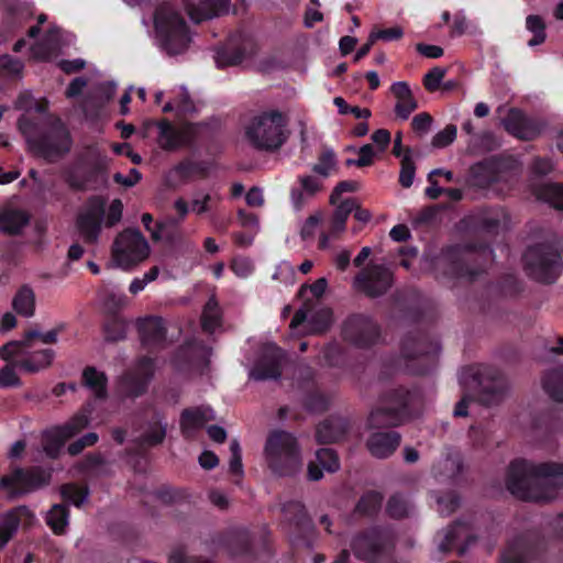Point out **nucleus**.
<instances>
[{"label": "nucleus", "instance_id": "49", "mask_svg": "<svg viewBox=\"0 0 563 563\" xmlns=\"http://www.w3.org/2000/svg\"><path fill=\"white\" fill-rule=\"evenodd\" d=\"M59 495L63 504L74 505L80 508L90 495V489L87 485H78L76 483H66L59 487Z\"/></svg>", "mask_w": 563, "mask_h": 563}, {"label": "nucleus", "instance_id": "59", "mask_svg": "<svg viewBox=\"0 0 563 563\" xmlns=\"http://www.w3.org/2000/svg\"><path fill=\"white\" fill-rule=\"evenodd\" d=\"M410 153V147H406V154L402 156L400 163L399 184L404 188L411 187L416 174V165Z\"/></svg>", "mask_w": 563, "mask_h": 563}, {"label": "nucleus", "instance_id": "29", "mask_svg": "<svg viewBox=\"0 0 563 563\" xmlns=\"http://www.w3.org/2000/svg\"><path fill=\"white\" fill-rule=\"evenodd\" d=\"M214 419L213 410L206 406L185 408L180 412L179 428L185 440L194 441L198 432Z\"/></svg>", "mask_w": 563, "mask_h": 563}, {"label": "nucleus", "instance_id": "10", "mask_svg": "<svg viewBox=\"0 0 563 563\" xmlns=\"http://www.w3.org/2000/svg\"><path fill=\"white\" fill-rule=\"evenodd\" d=\"M220 543L238 563H255L260 560V551L271 555V547L266 536L256 537L246 529H232L220 537Z\"/></svg>", "mask_w": 563, "mask_h": 563}, {"label": "nucleus", "instance_id": "48", "mask_svg": "<svg viewBox=\"0 0 563 563\" xmlns=\"http://www.w3.org/2000/svg\"><path fill=\"white\" fill-rule=\"evenodd\" d=\"M222 313L219 303L214 297L208 299L201 313V328L203 332L212 334L217 328L221 327Z\"/></svg>", "mask_w": 563, "mask_h": 563}, {"label": "nucleus", "instance_id": "39", "mask_svg": "<svg viewBox=\"0 0 563 563\" xmlns=\"http://www.w3.org/2000/svg\"><path fill=\"white\" fill-rule=\"evenodd\" d=\"M26 506H19L8 511L0 522V548H3L16 532L22 518H33Z\"/></svg>", "mask_w": 563, "mask_h": 563}, {"label": "nucleus", "instance_id": "52", "mask_svg": "<svg viewBox=\"0 0 563 563\" xmlns=\"http://www.w3.org/2000/svg\"><path fill=\"white\" fill-rule=\"evenodd\" d=\"M537 197L551 207L563 210V185L545 184L538 189Z\"/></svg>", "mask_w": 563, "mask_h": 563}, {"label": "nucleus", "instance_id": "36", "mask_svg": "<svg viewBox=\"0 0 563 563\" xmlns=\"http://www.w3.org/2000/svg\"><path fill=\"white\" fill-rule=\"evenodd\" d=\"M92 412V404L86 402L68 421L56 426L55 428L62 433V441H67L86 429L90 423Z\"/></svg>", "mask_w": 563, "mask_h": 563}, {"label": "nucleus", "instance_id": "62", "mask_svg": "<svg viewBox=\"0 0 563 563\" xmlns=\"http://www.w3.org/2000/svg\"><path fill=\"white\" fill-rule=\"evenodd\" d=\"M334 166L335 154L332 150H327L319 155L318 163L312 166V170L322 177H329Z\"/></svg>", "mask_w": 563, "mask_h": 563}, {"label": "nucleus", "instance_id": "51", "mask_svg": "<svg viewBox=\"0 0 563 563\" xmlns=\"http://www.w3.org/2000/svg\"><path fill=\"white\" fill-rule=\"evenodd\" d=\"M356 207L354 198H347L341 201L332 216L331 231L332 233L342 232L345 230L346 220Z\"/></svg>", "mask_w": 563, "mask_h": 563}, {"label": "nucleus", "instance_id": "16", "mask_svg": "<svg viewBox=\"0 0 563 563\" xmlns=\"http://www.w3.org/2000/svg\"><path fill=\"white\" fill-rule=\"evenodd\" d=\"M478 401L485 406L498 404L506 393L507 384L503 373L490 365L478 364L468 369Z\"/></svg>", "mask_w": 563, "mask_h": 563}, {"label": "nucleus", "instance_id": "2", "mask_svg": "<svg viewBox=\"0 0 563 563\" xmlns=\"http://www.w3.org/2000/svg\"><path fill=\"white\" fill-rule=\"evenodd\" d=\"M422 407V395L417 388L399 386L384 391L378 405L367 417L369 429L396 428L415 418Z\"/></svg>", "mask_w": 563, "mask_h": 563}, {"label": "nucleus", "instance_id": "28", "mask_svg": "<svg viewBox=\"0 0 563 563\" xmlns=\"http://www.w3.org/2000/svg\"><path fill=\"white\" fill-rule=\"evenodd\" d=\"M284 351L275 344H268L263 350L251 371L255 380L278 379L282 376Z\"/></svg>", "mask_w": 563, "mask_h": 563}, {"label": "nucleus", "instance_id": "5", "mask_svg": "<svg viewBox=\"0 0 563 563\" xmlns=\"http://www.w3.org/2000/svg\"><path fill=\"white\" fill-rule=\"evenodd\" d=\"M439 353V341L426 330L409 331L401 340L400 354L409 374L431 373L437 366Z\"/></svg>", "mask_w": 563, "mask_h": 563}, {"label": "nucleus", "instance_id": "57", "mask_svg": "<svg viewBox=\"0 0 563 563\" xmlns=\"http://www.w3.org/2000/svg\"><path fill=\"white\" fill-rule=\"evenodd\" d=\"M322 356L325 364L330 367L342 368L346 364V355L344 347L333 341L328 343L322 350Z\"/></svg>", "mask_w": 563, "mask_h": 563}, {"label": "nucleus", "instance_id": "27", "mask_svg": "<svg viewBox=\"0 0 563 563\" xmlns=\"http://www.w3.org/2000/svg\"><path fill=\"white\" fill-rule=\"evenodd\" d=\"M356 286L368 297L377 298L388 291L393 285V274L384 266L376 265L363 271L355 277Z\"/></svg>", "mask_w": 563, "mask_h": 563}, {"label": "nucleus", "instance_id": "30", "mask_svg": "<svg viewBox=\"0 0 563 563\" xmlns=\"http://www.w3.org/2000/svg\"><path fill=\"white\" fill-rule=\"evenodd\" d=\"M475 541L476 537L470 533L468 527L464 522L456 520L443 532V538L439 543V551L448 553L456 550L457 555L462 556Z\"/></svg>", "mask_w": 563, "mask_h": 563}, {"label": "nucleus", "instance_id": "40", "mask_svg": "<svg viewBox=\"0 0 563 563\" xmlns=\"http://www.w3.org/2000/svg\"><path fill=\"white\" fill-rule=\"evenodd\" d=\"M55 358V351L52 349H43L27 354L26 356L14 362V366L29 374L38 373L49 367Z\"/></svg>", "mask_w": 563, "mask_h": 563}, {"label": "nucleus", "instance_id": "45", "mask_svg": "<svg viewBox=\"0 0 563 563\" xmlns=\"http://www.w3.org/2000/svg\"><path fill=\"white\" fill-rule=\"evenodd\" d=\"M542 387L555 402H563V366L548 371L542 377Z\"/></svg>", "mask_w": 563, "mask_h": 563}, {"label": "nucleus", "instance_id": "12", "mask_svg": "<svg viewBox=\"0 0 563 563\" xmlns=\"http://www.w3.org/2000/svg\"><path fill=\"white\" fill-rule=\"evenodd\" d=\"M518 167V161L511 155H493L471 166L470 183L474 187L486 189L506 181Z\"/></svg>", "mask_w": 563, "mask_h": 563}, {"label": "nucleus", "instance_id": "17", "mask_svg": "<svg viewBox=\"0 0 563 563\" xmlns=\"http://www.w3.org/2000/svg\"><path fill=\"white\" fill-rule=\"evenodd\" d=\"M148 255V242L137 229H125L114 240L112 256L118 265L124 269L136 266Z\"/></svg>", "mask_w": 563, "mask_h": 563}, {"label": "nucleus", "instance_id": "21", "mask_svg": "<svg viewBox=\"0 0 563 563\" xmlns=\"http://www.w3.org/2000/svg\"><path fill=\"white\" fill-rule=\"evenodd\" d=\"M156 125L158 129V145L166 152H175L181 147H191L196 142L197 131L191 123L177 128L168 119H162Z\"/></svg>", "mask_w": 563, "mask_h": 563}, {"label": "nucleus", "instance_id": "58", "mask_svg": "<svg viewBox=\"0 0 563 563\" xmlns=\"http://www.w3.org/2000/svg\"><path fill=\"white\" fill-rule=\"evenodd\" d=\"M435 175H445V180L449 183L453 181L454 179V175L451 170H445L443 168H435L431 170L428 174V181L430 186L424 190V195L431 200H437L441 195L444 194V188L439 187L438 181L434 179Z\"/></svg>", "mask_w": 563, "mask_h": 563}, {"label": "nucleus", "instance_id": "1", "mask_svg": "<svg viewBox=\"0 0 563 563\" xmlns=\"http://www.w3.org/2000/svg\"><path fill=\"white\" fill-rule=\"evenodd\" d=\"M506 486L511 495L525 501H550L563 488V462L534 463L523 457L510 462Z\"/></svg>", "mask_w": 563, "mask_h": 563}, {"label": "nucleus", "instance_id": "9", "mask_svg": "<svg viewBox=\"0 0 563 563\" xmlns=\"http://www.w3.org/2000/svg\"><path fill=\"white\" fill-rule=\"evenodd\" d=\"M154 27L163 48L169 55L181 54L188 48L189 27L179 12L161 5L154 13Z\"/></svg>", "mask_w": 563, "mask_h": 563}, {"label": "nucleus", "instance_id": "8", "mask_svg": "<svg viewBox=\"0 0 563 563\" xmlns=\"http://www.w3.org/2000/svg\"><path fill=\"white\" fill-rule=\"evenodd\" d=\"M264 454L268 468L277 476L291 477L301 468L297 439L287 431H271L265 442Z\"/></svg>", "mask_w": 563, "mask_h": 563}, {"label": "nucleus", "instance_id": "31", "mask_svg": "<svg viewBox=\"0 0 563 563\" xmlns=\"http://www.w3.org/2000/svg\"><path fill=\"white\" fill-rule=\"evenodd\" d=\"M401 440L402 437L398 431H375L367 437L365 448L373 457L386 460L397 451Z\"/></svg>", "mask_w": 563, "mask_h": 563}, {"label": "nucleus", "instance_id": "46", "mask_svg": "<svg viewBox=\"0 0 563 563\" xmlns=\"http://www.w3.org/2000/svg\"><path fill=\"white\" fill-rule=\"evenodd\" d=\"M383 500L384 496L382 493L377 490H367L356 503L354 514L373 518L379 512Z\"/></svg>", "mask_w": 563, "mask_h": 563}, {"label": "nucleus", "instance_id": "44", "mask_svg": "<svg viewBox=\"0 0 563 563\" xmlns=\"http://www.w3.org/2000/svg\"><path fill=\"white\" fill-rule=\"evenodd\" d=\"M70 510L66 504H54L45 516V522L56 536H64L69 526Z\"/></svg>", "mask_w": 563, "mask_h": 563}, {"label": "nucleus", "instance_id": "18", "mask_svg": "<svg viewBox=\"0 0 563 563\" xmlns=\"http://www.w3.org/2000/svg\"><path fill=\"white\" fill-rule=\"evenodd\" d=\"M545 550V541L539 533L525 532L508 542L499 563H539L543 561Z\"/></svg>", "mask_w": 563, "mask_h": 563}, {"label": "nucleus", "instance_id": "20", "mask_svg": "<svg viewBox=\"0 0 563 563\" xmlns=\"http://www.w3.org/2000/svg\"><path fill=\"white\" fill-rule=\"evenodd\" d=\"M106 214V201L102 197L92 196L86 209L76 218V228L86 244H96L99 240Z\"/></svg>", "mask_w": 563, "mask_h": 563}, {"label": "nucleus", "instance_id": "24", "mask_svg": "<svg viewBox=\"0 0 563 563\" xmlns=\"http://www.w3.org/2000/svg\"><path fill=\"white\" fill-rule=\"evenodd\" d=\"M506 217L505 210L499 206H482L466 216L464 221L476 232L496 235Z\"/></svg>", "mask_w": 563, "mask_h": 563}, {"label": "nucleus", "instance_id": "11", "mask_svg": "<svg viewBox=\"0 0 563 563\" xmlns=\"http://www.w3.org/2000/svg\"><path fill=\"white\" fill-rule=\"evenodd\" d=\"M350 548L358 561L377 563L393 548V539L386 528L371 526L352 537Z\"/></svg>", "mask_w": 563, "mask_h": 563}, {"label": "nucleus", "instance_id": "33", "mask_svg": "<svg viewBox=\"0 0 563 563\" xmlns=\"http://www.w3.org/2000/svg\"><path fill=\"white\" fill-rule=\"evenodd\" d=\"M351 423L346 418L330 416L317 426L316 439L328 444L342 440L350 431Z\"/></svg>", "mask_w": 563, "mask_h": 563}, {"label": "nucleus", "instance_id": "4", "mask_svg": "<svg viewBox=\"0 0 563 563\" xmlns=\"http://www.w3.org/2000/svg\"><path fill=\"white\" fill-rule=\"evenodd\" d=\"M288 117L277 109H268L254 115L245 129L251 145L268 153L277 152L289 137Z\"/></svg>", "mask_w": 563, "mask_h": 563}, {"label": "nucleus", "instance_id": "47", "mask_svg": "<svg viewBox=\"0 0 563 563\" xmlns=\"http://www.w3.org/2000/svg\"><path fill=\"white\" fill-rule=\"evenodd\" d=\"M12 307L16 313L30 318L35 312V294L27 285L22 286L13 297Z\"/></svg>", "mask_w": 563, "mask_h": 563}, {"label": "nucleus", "instance_id": "50", "mask_svg": "<svg viewBox=\"0 0 563 563\" xmlns=\"http://www.w3.org/2000/svg\"><path fill=\"white\" fill-rule=\"evenodd\" d=\"M107 342L122 341L126 336V322L118 313H108L102 325Z\"/></svg>", "mask_w": 563, "mask_h": 563}, {"label": "nucleus", "instance_id": "25", "mask_svg": "<svg viewBox=\"0 0 563 563\" xmlns=\"http://www.w3.org/2000/svg\"><path fill=\"white\" fill-rule=\"evenodd\" d=\"M256 53V44L249 36L231 37L230 42L217 52L216 63L219 68L240 65L246 57Z\"/></svg>", "mask_w": 563, "mask_h": 563}, {"label": "nucleus", "instance_id": "63", "mask_svg": "<svg viewBox=\"0 0 563 563\" xmlns=\"http://www.w3.org/2000/svg\"><path fill=\"white\" fill-rule=\"evenodd\" d=\"M62 433L54 428L49 433L44 437V451L51 457H55L59 450L64 446L66 441H62Z\"/></svg>", "mask_w": 563, "mask_h": 563}, {"label": "nucleus", "instance_id": "53", "mask_svg": "<svg viewBox=\"0 0 563 563\" xmlns=\"http://www.w3.org/2000/svg\"><path fill=\"white\" fill-rule=\"evenodd\" d=\"M497 287L504 297L516 298L525 290V283L515 274H504L497 280Z\"/></svg>", "mask_w": 563, "mask_h": 563}, {"label": "nucleus", "instance_id": "42", "mask_svg": "<svg viewBox=\"0 0 563 563\" xmlns=\"http://www.w3.org/2000/svg\"><path fill=\"white\" fill-rule=\"evenodd\" d=\"M167 426L165 417L161 412L155 411L147 423L146 430L140 438L141 443L150 448L162 444L166 438Z\"/></svg>", "mask_w": 563, "mask_h": 563}, {"label": "nucleus", "instance_id": "35", "mask_svg": "<svg viewBox=\"0 0 563 563\" xmlns=\"http://www.w3.org/2000/svg\"><path fill=\"white\" fill-rule=\"evenodd\" d=\"M31 222V213L19 208L0 211V231L10 236L20 235Z\"/></svg>", "mask_w": 563, "mask_h": 563}, {"label": "nucleus", "instance_id": "7", "mask_svg": "<svg viewBox=\"0 0 563 563\" xmlns=\"http://www.w3.org/2000/svg\"><path fill=\"white\" fill-rule=\"evenodd\" d=\"M30 153L47 164H56L71 151L73 137L66 124L56 118L46 128L26 137Z\"/></svg>", "mask_w": 563, "mask_h": 563}, {"label": "nucleus", "instance_id": "64", "mask_svg": "<svg viewBox=\"0 0 563 563\" xmlns=\"http://www.w3.org/2000/svg\"><path fill=\"white\" fill-rule=\"evenodd\" d=\"M170 563H216L202 556L188 555L183 548L173 550L169 555Z\"/></svg>", "mask_w": 563, "mask_h": 563}, {"label": "nucleus", "instance_id": "61", "mask_svg": "<svg viewBox=\"0 0 563 563\" xmlns=\"http://www.w3.org/2000/svg\"><path fill=\"white\" fill-rule=\"evenodd\" d=\"M443 465L446 472L444 474L438 473L434 467L433 472L435 476L440 475L448 479L455 481L463 472V462L459 455L449 454L443 461Z\"/></svg>", "mask_w": 563, "mask_h": 563}, {"label": "nucleus", "instance_id": "54", "mask_svg": "<svg viewBox=\"0 0 563 563\" xmlns=\"http://www.w3.org/2000/svg\"><path fill=\"white\" fill-rule=\"evenodd\" d=\"M411 505L407 497L401 493H395L389 497L386 504V514L396 520L409 516Z\"/></svg>", "mask_w": 563, "mask_h": 563}, {"label": "nucleus", "instance_id": "43", "mask_svg": "<svg viewBox=\"0 0 563 563\" xmlns=\"http://www.w3.org/2000/svg\"><path fill=\"white\" fill-rule=\"evenodd\" d=\"M210 166L206 161H192L191 158H184L176 164L170 174H174L180 181H188L194 176L206 178L209 176Z\"/></svg>", "mask_w": 563, "mask_h": 563}, {"label": "nucleus", "instance_id": "15", "mask_svg": "<svg viewBox=\"0 0 563 563\" xmlns=\"http://www.w3.org/2000/svg\"><path fill=\"white\" fill-rule=\"evenodd\" d=\"M341 335L344 342L361 350H368L382 339L378 322L365 313H352L342 323Z\"/></svg>", "mask_w": 563, "mask_h": 563}, {"label": "nucleus", "instance_id": "14", "mask_svg": "<svg viewBox=\"0 0 563 563\" xmlns=\"http://www.w3.org/2000/svg\"><path fill=\"white\" fill-rule=\"evenodd\" d=\"M155 374V358L143 355L133 369L122 373L115 382V391L122 399H136L147 393Z\"/></svg>", "mask_w": 563, "mask_h": 563}, {"label": "nucleus", "instance_id": "23", "mask_svg": "<svg viewBox=\"0 0 563 563\" xmlns=\"http://www.w3.org/2000/svg\"><path fill=\"white\" fill-rule=\"evenodd\" d=\"M505 131L522 141H532L537 139L542 130L543 124L518 108H510L507 115L503 119Z\"/></svg>", "mask_w": 563, "mask_h": 563}, {"label": "nucleus", "instance_id": "3", "mask_svg": "<svg viewBox=\"0 0 563 563\" xmlns=\"http://www.w3.org/2000/svg\"><path fill=\"white\" fill-rule=\"evenodd\" d=\"M492 253L487 244L481 245L478 250L473 244L449 245L442 249L435 268L449 279L474 282L485 271V265L479 258Z\"/></svg>", "mask_w": 563, "mask_h": 563}, {"label": "nucleus", "instance_id": "22", "mask_svg": "<svg viewBox=\"0 0 563 563\" xmlns=\"http://www.w3.org/2000/svg\"><path fill=\"white\" fill-rule=\"evenodd\" d=\"M136 330L143 349L156 353L166 346L167 327L162 317L146 316L136 321Z\"/></svg>", "mask_w": 563, "mask_h": 563}, {"label": "nucleus", "instance_id": "38", "mask_svg": "<svg viewBox=\"0 0 563 563\" xmlns=\"http://www.w3.org/2000/svg\"><path fill=\"white\" fill-rule=\"evenodd\" d=\"M108 383L107 374L95 366L88 365L82 369L81 385L92 393L95 399L102 401L108 399Z\"/></svg>", "mask_w": 563, "mask_h": 563}, {"label": "nucleus", "instance_id": "41", "mask_svg": "<svg viewBox=\"0 0 563 563\" xmlns=\"http://www.w3.org/2000/svg\"><path fill=\"white\" fill-rule=\"evenodd\" d=\"M229 8V0H202L189 11V16L194 22L200 23L227 13Z\"/></svg>", "mask_w": 563, "mask_h": 563}, {"label": "nucleus", "instance_id": "37", "mask_svg": "<svg viewBox=\"0 0 563 563\" xmlns=\"http://www.w3.org/2000/svg\"><path fill=\"white\" fill-rule=\"evenodd\" d=\"M390 91L397 99L395 113L401 120H407L410 114L418 108L412 91L406 81H397L390 86Z\"/></svg>", "mask_w": 563, "mask_h": 563}, {"label": "nucleus", "instance_id": "19", "mask_svg": "<svg viewBox=\"0 0 563 563\" xmlns=\"http://www.w3.org/2000/svg\"><path fill=\"white\" fill-rule=\"evenodd\" d=\"M51 472L41 466L16 467L9 475L0 478V486L4 490L25 494L47 486L51 483Z\"/></svg>", "mask_w": 563, "mask_h": 563}, {"label": "nucleus", "instance_id": "55", "mask_svg": "<svg viewBox=\"0 0 563 563\" xmlns=\"http://www.w3.org/2000/svg\"><path fill=\"white\" fill-rule=\"evenodd\" d=\"M57 49V41L53 30H49L45 38L31 47V54L36 60H48Z\"/></svg>", "mask_w": 563, "mask_h": 563}, {"label": "nucleus", "instance_id": "26", "mask_svg": "<svg viewBox=\"0 0 563 563\" xmlns=\"http://www.w3.org/2000/svg\"><path fill=\"white\" fill-rule=\"evenodd\" d=\"M311 301L305 300L301 308H299L291 321H290V328L297 329L303 323L307 322V331L312 334H322L327 332L333 322V313L332 310L329 308H321L317 311H314L311 317L308 319V312L311 309Z\"/></svg>", "mask_w": 563, "mask_h": 563}, {"label": "nucleus", "instance_id": "56", "mask_svg": "<svg viewBox=\"0 0 563 563\" xmlns=\"http://www.w3.org/2000/svg\"><path fill=\"white\" fill-rule=\"evenodd\" d=\"M526 29L533 34L532 38L529 40V46H538L545 42L547 38V25L542 16L537 14H530L526 18Z\"/></svg>", "mask_w": 563, "mask_h": 563}, {"label": "nucleus", "instance_id": "6", "mask_svg": "<svg viewBox=\"0 0 563 563\" xmlns=\"http://www.w3.org/2000/svg\"><path fill=\"white\" fill-rule=\"evenodd\" d=\"M526 275L542 285L554 284L563 268V257L560 244L542 241L531 244L522 255Z\"/></svg>", "mask_w": 563, "mask_h": 563}, {"label": "nucleus", "instance_id": "34", "mask_svg": "<svg viewBox=\"0 0 563 563\" xmlns=\"http://www.w3.org/2000/svg\"><path fill=\"white\" fill-rule=\"evenodd\" d=\"M305 384L311 387L305 393L302 398V407L305 410L310 413L325 412L330 407L331 399L316 386L313 372L310 368L306 371Z\"/></svg>", "mask_w": 563, "mask_h": 563}, {"label": "nucleus", "instance_id": "32", "mask_svg": "<svg viewBox=\"0 0 563 563\" xmlns=\"http://www.w3.org/2000/svg\"><path fill=\"white\" fill-rule=\"evenodd\" d=\"M282 512L297 537L303 539L312 530V521L302 503L289 500L283 505Z\"/></svg>", "mask_w": 563, "mask_h": 563}, {"label": "nucleus", "instance_id": "60", "mask_svg": "<svg viewBox=\"0 0 563 563\" xmlns=\"http://www.w3.org/2000/svg\"><path fill=\"white\" fill-rule=\"evenodd\" d=\"M316 457L319 465L328 471L334 473L340 468V459L335 450L330 448H322L316 452Z\"/></svg>", "mask_w": 563, "mask_h": 563}, {"label": "nucleus", "instance_id": "13", "mask_svg": "<svg viewBox=\"0 0 563 563\" xmlns=\"http://www.w3.org/2000/svg\"><path fill=\"white\" fill-rule=\"evenodd\" d=\"M64 179L74 191L97 190L108 185V161L98 156L90 162H78L65 170Z\"/></svg>", "mask_w": 563, "mask_h": 563}]
</instances>
